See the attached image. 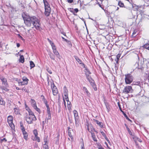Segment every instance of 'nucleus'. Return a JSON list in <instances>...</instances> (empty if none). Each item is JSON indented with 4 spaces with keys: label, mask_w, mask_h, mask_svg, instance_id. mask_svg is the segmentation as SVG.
I'll list each match as a JSON object with an SVG mask.
<instances>
[{
    "label": "nucleus",
    "mask_w": 149,
    "mask_h": 149,
    "mask_svg": "<svg viewBox=\"0 0 149 149\" xmlns=\"http://www.w3.org/2000/svg\"><path fill=\"white\" fill-rule=\"evenodd\" d=\"M25 24L28 26H30L32 24L38 30H40L41 29V24L40 20L35 16L30 17L26 16L23 17Z\"/></svg>",
    "instance_id": "nucleus-1"
},
{
    "label": "nucleus",
    "mask_w": 149,
    "mask_h": 149,
    "mask_svg": "<svg viewBox=\"0 0 149 149\" xmlns=\"http://www.w3.org/2000/svg\"><path fill=\"white\" fill-rule=\"evenodd\" d=\"M125 82L126 84H130L133 81V77L132 75L128 74H125Z\"/></svg>",
    "instance_id": "nucleus-2"
},
{
    "label": "nucleus",
    "mask_w": 149,
    "mask_h": 149,
    "mask_svg": "<svg viewBox=\"0 0 149 149\" xmlns=\"http://www.w3.org/2000/svg\"><path fill=\"white\" fill-rule=\"evenodd\" d=\"M28 124H32L33 121H36L37 119L35 116L27 115L25 118Z\"/></svg>",
    "instance_id": "nucleus-3"
},
{
    "label": "nucleus",
    "mask_w": 149,
    "mask_h": 149,
    "mask_svg": "<svg viewBox=\"0 0 149 149\" xmlns=\"http://www.w3.org/2000/svg\"><path fill=\"white\" fill-rule=\"evenodd\" d=\"M86 76L87 79L88 80L90 83L91 85L93 88L94 90L95 91L97 90V88L94 82V81L92 79L91 76H89L88 75H87L86 74Z\"/></svg>",
    "instance_id": "nucleus-4"
},
{
    "label": "nucleus",
    "mask_w": 149,
    "mask_h": 149,
    "mask_svg": "<svg viewBox=\"0 0 149 149\" xmlns=\"http://www.w3.org/2000/svg\"><path fill=\"white\" fill-rule=\"evenodd\" d=\"M7 120L8 122L10 127L12 129L14 130L15 128V127L13 123V117L11 116H8L7 118Z\"/></svg>",
    "instance_id": "nucleus-5"
},
{
    "label": "nucleus",
    "mask_w": 149,
    "mask_h": 149,
    "mask_svg": "<svg viewBox=\"0 0 149 149\" xmlns=\"http://www.w3.org/2000/svg\"><path fill=\"white\" fill-rule=\"evenodd\" d=\"M133 91V89L131 86H125L123 91V93L125 94H128L131 93Z\"/></svg>",
    "instance_id": "nucleus-6"
},
{
    "label": "nucleus",
    "mask_w": 149,
    "mask_h": 149,
    "mask_svg": "<svg viewBox=\"0 0 149 149\" xmlns=\"http://www.w3.org/2000/svg\"><path fill=\"white\" fill-rule=\"evenodd\" d=\"M31 105L34 109H35L38 113L40 112V109L38 108L36 105V101L33 99H31L30 101Z\"/></svg>",
    "instance_id": "nucleus-7"
},
{
    "label": "nucleus",
    "mask_w": 149,
    "mask_h": 149,
    "mask_svg": "<svg viewBox=\"0 0 149 149\" xmlns=\"http://www.w3.org/2000/svg\"><path fill=\"white\" fill-rule=\"evenodd\" d=\"M63 94L64 96V98L66 101L68 100V90L66 86H64L63 88Z\"/></svg>",
    "instance_id": "nucleus-8"
},
{
    "label": "nucleus",
    "mask_w": 149,
    "mask_h": 149,
    "mask_svg": "<svg viewBox=\"0 0 149 149\" xmlns=\"http://www.w3.org/2000/svg\"><path fill=\"white\" fill-rule=\"evenodd\" d=\"M74 116L75 118V124L76 125H77V124L78 123V119H79V116L78 115V113L77 111L75 110L73 111Z\"/></svg>",
    "instance_id": "nucleus-9"
},
{
    "label": "nucleus",
    "mask_w": 149,
    "mask_h": 149,
    "mask_svg": "<svg viewBox=\"0 0 149 149\" xmlns=\"http://www.w3.org/2000/svg\"><path fill=\"white\" fill-rule=\"evenodd\" d=\"M52 89L53 95H56L58 93V91L57 88L55 86L54 84V83L53 84V86L52 88Z\"/></svg>",
    "instance_id": "nucleus-10"
},
{
    "label": "nucleus",
    "mask_w": 149,
    "mask_h": 149,
    "mask_svg": "<svg viewBox=\"0 0 149 149\" xmlns=\"http://www.w3.org/2000/svg\"><path fill=\"white\" fill-rule=\"evenodd\" d=\"M143 62L141 61V62L139 64L138 63H136L135 65L136 68L139 69L143 70Z\"/></svg>",
    "instance_id": "nucleus-11"
},
{
    "label": "nucleus",
    "mask_w": 149,
    "mask_h": 149,
    "mask_svg": "<svg viewBox=\"0 0 149 149\" xmlns=\"http://www.w3.org/2000/svg\"><path fill=\"white\" fill-rule=\"evenodd\" d=\"M45 8V15L47 17L49 16L51 13V8L50 7Z\"/></svg>",
    "instance_id": "nucleus-12"
},
{
    "label": "nucleus",
    "mask_w": 149,
    "mask_h": 149,
    "mask_svg": "<svg viewBox=\"0 0 149 149\" xmlns=\"http://www.w3.org/2000/svg\"><path fill=\"white\" fill-rule=\"evenodd\" d=\"M0 79L2 82L3 84H4L6 87H8V84L6 79L3 77L1 78Z\"/></svg>",
    "instance_id": "nucleus-13"
},
{
    "label": "nucleus",
    "mask_w": 149,
    "mask_h": 149,
    "mask_svg": "<svg viewBox=\"0 0 149 149\" xmlns=\"http://www.w3.org/2000/svg\"><path fill=\"white\" fill-rule=\"evenodd\" d=\"M131 5L132 6V8L134 10L136 11H138L139 8H141V6H137L134 4H132Z\"/></svg>",
    "instance_id": "nucleus-14"
},
{
    "label": "nucleus",
    "mask_w": 149,
    "mask_h": 149,
    "mask_svg": "<svg viewBox=\"0 0 149 149\" xmlns=\"http://www.w3.org/2000/svg\"><path fill=\"white\" fill-rule=\"evenodd\" d=\"M47 40L50 43V44L51 45L53 50L56 49V47L55 45H54V43L52 42L49 38H48Z\"/></svg>",
    "instance_id": "nucleus-15"
},
{
    "label": "nucleus",
    "mask_w": 149,
    "mask_h": 149,
    "mask_svg": "<svg viewBox=\"0 0 149 149\" xmlns=\"http://www.w3.org/2000/svg\"><path fill=\"white\" fill-rule=\"evenodd\" d=\"M75 58L76 60L79 63V64L81 65V66L83 67L84 68L85 67V65L82 63V61L77 56H75Z\"/></svg>",
    "instance_id": "nucleus-16"
},
{
    "label": "nucleus",
    "mask_w": 149,
    "mask_h": 149,
    "mask_svg": "<svg viewBox=\"0 0 149 149\" xmlns=\"http://www.w3.org/2000/svg\"><path fill=\"white\" fill-rule=\"evenodd\" d=\"M46 106L47 108V114L48 115V117L47 118L48 119H50L51 118L50 108L49 105H47Z\"/></svg>",
    "instance_id": "nucleus-17"
},
{
    "label": "nucleus",
    "mask_w": 149,
    "mask_h": 149,
    "mask_svg": "<svg viewBox=\"0 0 149 149\" xmlns=\"http://www.w3.org/2000/svg\"><path fill=\"white\" fill-rule=\"evenodd\" d=\"M68 135L69 136V137L71 138L72 140V139H73V137L72 134L71 132H73V131L69 127L68 128Z\"/></svg>",
    "instance_id": "nucleus-18"
},
{
    "label": "nucleus",
    "mask_w": 149,
    "mask_h": 149,
    "mask_svg": "<svg viewBox=\"0 0 149 149\" xmlns=\"http://www.w3.org/2000/svg\"><path fill=\"white\" fill-rule=\"evenodd\" d=\"M43 3L45 6V8L50 7L49 4L46 0H43Z\"/></svg>",
    "instance_id": "nucleus-19"
},
{
    "label": "nucleus",
    "mask_w": 149,
    "mask_h": 149,
    "mask_svg": "<svg viewBox=\"0 0 149 149\" xmlns=\"http://www.w3.org/2000/svg\"><path fill=\"white\" fill-rule=\"evenodd\" d=\"M91 134L92 137L93 141H95L97 142V140L95 134L93 132H91Z\"/></svg>",
    "instance_id": "nucleus-20"
},
{
    "label": "nucleus",
    "mask_w": 149,
    "mask_h": 149,
    "mask_svg": "<svg viewBox=\"0 0 149 149\" xmlns=\"http://www.w3.org/2000/svg\"><path fill=\"white\" fill-rule=\"evenodd\" d=\"M14 113L16 115L19 114V108L18 107L14 108Z\"/></svg>",
    "instance_id": "nucleus-21"
},
{
    "label": "nucleus",
    "mask_w": 149,
    "mask_h": 149,
    "mask_svg": "<svg viewBox=\"0 0 149 149\" xmlns=\"http://www.w3.org/2000/svg\"><path fill=\"white\" fill-rule=\"evenodd\" d=\"M118 5L120 7L125 8L124 3L120 1H118Z\"/></svg>",
    "instance_id": "nucleus-22"
},
{
    "label": "nucleus",
    "mask_w": 149,
    "mask_h": 149,
    "mask_svg": "<svg viewBox=\"0 0 149 149\" xmlns=\"http://www.w3.org/2000/svg\"><path fill=\"white\" fill-rule=\"evenodd\" d=\"M83 91L84 92V93H86V94L88 95L89 96L90 95V93H89L87 89V88L85 87H83Z\"/></svg>",
    "instance_id": "nucleus-23"
},
{
    "label": "nucleus",
    "mask_w": 149,
    "mask_h": 149,
    "mask_svg": "<svg viewBox=\"0 0 149 149\" xmlns=\"http://www.w3.org/2000/svg\"><path fill=\"white\" fill-rule=\"evenodd\" d=\"M101 133L102 134V136L104 137L105 139L107 140V141L109 143L110 141L107 138L106 135L105 134V133H104V132L102 131L101 132Z\"/></svg>",
    "instance_id": "nucleus-24"
},
{
    "label": "nucleus",
    "mask_w": 149,
    "mask_h": 149,
    "mask_svg": "<svg viewBox=\"0 0 149 149\" xmlns=\"http://www.w3.org/2000/svg\"><path fill=\"white\" fill-rule=\"evenodd\" d=\"M24 58L23 55H20L19 59V61L22 63H23L24 62Z\"/></svg>",
    "instance_id": "nucleus-25"
},
{
    "label": "nucleus",
    "mask_w": 149,
    "mask_h": 149,
    "mask_svg": "<svg viewBox=\"0 0 149 149\" xmlns=\"http://www.w3.org/2000/svg\"><path fill=\"white\" fill-rule=\"evenodd\" d=\"M30 66L31 69L35 66V65L33 62L32 61H30Z\"/></svg>",
    "instance_id": "nucleus-26"
},
{
    "label": "nucleus",
    "mask_w": 149,
    "mask_h": 149,
    "mask_svg": "<svg viewBox=\"0 0 149 149\" xmlns=\"http://www.w3.org/2000/svg\"><path fill=\"white\" fill-rule=\"evenodd\" d=\"M5 104V102L3 101V99L0 97V104L1 105H4Z\"/></svg>",
    "instance_id": "nucleus-27"
},
{
    "label": "nucleus",
    "mask_w": 149,
    "mask_h": 149,
    "mask_svg": "<svg viewBox=\"0 0 149 149\" xmlns=\"http://www.w3.org/2000/svg\"><path fill=\"white\" fill-rule=\"evenodd\" d=\"M59 59H60L61 58V56H60V54L59 52L58 51L55 52V53L54 54Z\"/></svg>",
    "instance_id": "nucleus-28"
},
{
    "label": "nucleus",
    "mask_w": 149,
    "mask_h": 149,
    "mask_svg": "<svg viewBox=\"0 0 149 149\" xmlns=\"http://www.w3.org/2000/svg\"><path fill=\"white\" fill-rule=\"evenodd\" d=\"M120 56V54H118L116 56V59H115V60L116 62V63H118V61L119 59V58Z\"/></svg>",
    "instance_id": "nucleus-29"
},
{
    "label": "nucleus",
    "mask_w": 149,
    "mask_h": 149,
    "mask_svg": "<svg viewBox=\"0 0 149 149\" xmlns=\"http://www.w3.org/2000/svg\"><path fill=\"white\" fill-rule=\"evenodd\" d=\"M49 55L50 58L53 60H55V57L52 54V53H50L49 54Z\"/></svg>",
    "instance_id": "nucleus-30"
},
{
    "label": "nucleus",
    "mask_w": 149,
    "mask_h": 149,
    "mask_svg": "<svg viewBox=\"0 0 149 149\" xmlns=\"http://www.w3.org/2000/svg\"><path fill=\"white\" fill-rule=\"evenodd\" d=\"M143 47L149 50V44H146L145 45H144L143 46Z\"/></svg>",
    "instance_id": "nucleus-31"
},
{
    "label": "nucleus",
    "mask_w": 149,
    "mask_h": 149,
    "mask_svg": "<svg viewBox=\"0 0 149 149\" xmlns=\"http://www.w3.org/2000/svg\"><path fill=\"white\" fill-rule=\"evenodd\" d=\"M45 143L44 144L43 146V148L45 149H49L48 146V145L46 144V143L47 142V141H45Z\"/></svg>",
    "instance_id": "nucleus-32"
},
{
    "label": "nucleus",
    "mask_w": 149,
    "mask_h": 149,
    "mask_svg": "<svg viewBox=\"0 0 149 149\" xmlns=\"http://www.w3.org/2000/svg\"><path fill=\"white\" fill-rule=\"evenodd\" d=\"M28 111L29 113V116H35L34 114V113L30 109H29Z\"/></svg>",
    "instance_id": "nucleus-33"
},
{
    "label": "nucleus",
    "mask_w": 149,
    "mask_h": 149,
    "mask_svg": "<svg viewBox=\"0 0 149 149\" xmlns=\"http://www.w3.org/2000/svg\"><path fill=\"white\" fill-rule=\"evenodd\" d=\"M22 80L23 81H24V82H27L28 83V81L29 80L28 79L25 77H24L22 78Z\"/></svg>",
    "instance_id": "nucleus-34"
},
{
    "label": "nucleus",
    "mask_w": 149,
    "mask_h": 149,
    "mask_svg": "<svg viewBox=\"0 0 149 149\" xmlns=\"http://www.w3.org/2000/svg\"><path fill=\"white\" fill-rule=\"evenodd\" d=\"M18 83L19 84L21 85H27V83L26 82H24L23 81L22 82H19Z\"/></svg>",
    "instance_id": "nucleus-35"
},
{
    "label": "nucleus",
    "mask_w": 149,
    "mask_h": 149,
    "mask_svg": "<svg viewBox=\"0 0 149 149\" xmlns=\"http://www.w3.org/2000/svg\"><path fill=\"white\" fill-rule=\"evenodd\" d=\"M95 121L96 123L97 124H98L99 126H100L101 127L102 126V123L101 122H100L97 120H95Z\"/></svg>",
    "instance_id": "nucleus-36"
},
{
    "label": "nucleus",
    "mask_w": 149,
    "mask_h": 149,
    "mask_svg": "<svg viewBox=\"0 0 149 149\" xmlns=\"http://www.w3.org/2000/svg\"><path fill=\"white\" fill-rule=\"evenodd\" d=\"M33 133L35 136V137L38 136V133L37 130H34L33 131Z\"/></svg>",
    "instance_id": "nucleus-37"
},
{
    "label": "nucleus",
    "mask_w": 149,
    "mask_h": 149,
    "mask_svg": "<svg viewBox=\"0 0 149 149\" xmlns=\"http://www.w3.org/2000/svg\"><path fill=\"white\" fill-rule=\"evenodd\" d=\"M7 87H1L0 89H1L2 90H4L5 91H9V90L7 88Z\"/></svg>",
    "instance_id": "nucleus-38"
},
{
    "label": "nucleus",
    "mask_w": 149,
    "mask_h": 149,
    "mask_svg": "<svg viewBox=\"0 0 149 149\" xmlns=\"http://www.w3.org/2000/svg\"><path fill=\"white\" fill-rule=\"evenodd\" d=\"M24 138L26 140H27V139L28 136V133H26L25 134H24Z\"/></svg>",
    "instance_id": "nucleus-39"
},
{
    "label": "nucleus",
    "mask_w": 149,
    "mask_h": 149,
    "mask_svg": "<svg viewBox=\"0 0 149 149\" xmlns=\"http://www.w3.org/2000/svg\"><path fill=\"white\" fill-rule=\"evenodd\" d=\"M124 116L128 120L130 121H132L131 120H130L127 116L126 114L125 113H123Z\"/></svg>",
    "instance_id": "nucleus-40"
},
{
    "label": "nucleus",
    "mask_w": 149,
    "mask_h": 149,
    "mask_svg": "<svg viewBox=\"0 0 149 149\" xmlns=\"http://www.w3.org/2000/svg\"><path fill=\"white\" fill-rule=\"evenodd\" d=\"M20 127L22 131H23L25 130V129L24 128L22 124L20 125Z\"/></svg>",
    "instance_id": "nucleus-41"
},
{
    "label": "nucleus",
    "mask_w": 149,
    "mask_h": 149,
    "mask_svg": "<svg viewBox=\"0 0 149 149\" xmlns=\"http://www.w3.org/2000/svg\"><path fill=\"white\" fill-rule=\"evenodd\" d=\"M84 68H85V70L86 71V72H87V73L90 74H91V73L90 72L89 70L87 69V68L85 67Z\"/></svg>",
    "instance_id": "nucleus-42"
},
{
    "label": "nucleus",
    "mask_w": 149,
    "mask_h": 149,
    "mask_svg": "<svg viewBox=\"0 0 149 149\" xmlns=\"http://www.w3.org/2000/svg\"><path fill=\"white\" fill-rule=\"evenodd\" d=\"M35 138H36V140L38 142H39L40 141V139L37 136L36 137H35Z\"/></svg>",
    "instance_id": "nucleus-43"
},
{
    "label": "nucleus",
    "mask_w": 149,
    "mask_h": 149,
    "mask_svg": "<svg viewBox=\"0 0 149 149\" xmlns=\"http://www.w3.org/2000/svg\"><path fill=\"white\" fill-rule=\"evenodd\" d=\"M43 101L44 103L45 104L46 106L48 105L47 104V102L45 99H43Z\"/></svg>",
    "instance_id": "nucleus-44"
},
{
    "label": "nucleus",
    "mask_w": 149,
    "mask_h": 149,
    "mask_svg": "<svg viewBox=\"0 0 149 149\" xmlns=\"http://www.w3.org/2000/svg\"><path fill=\"white\" fill-rule=\"evenodd\" d=\"M71 105H68V108L69 111H70L71 110Z\"/></svg>",
    "instance_id": "nucleus-45"
},
{
    "label": "nucleus",
    "mask_w": 149,
    "mask_h": 149,
    "mask_svg": "<svg viewBox=\"0 0 149 149\" xmlns=\"http://www.w3.org/2000/svg\"><path fill=\"white\" fill-rule=\"evenodd\" d=\"M98 149H104V148L102 147L101 145H99L98 146Z\"/></svg>",
    "instance_id": "nucleus-46"
},
{
    "label": "nucleus",
    "mask_w": 149,
    "mask_h": 149,
    "mask_svg": "<svg viewBox=\"0 0 149 149\" xmlns=\"http://www.w3.org/2000/svg\"><path fill=\"white\" fill-rule=\"evenodd\" d=\"M67 1L68 3H71L73 2V0H68Z\"/></svg>",
    "instance_id": "nucleus-47"
},
{
    "label": "nucleus",
    "mask_w": 149,
    "mask_h": 149,
    "mask_svg": "<svg viewBox=\"0 0 149 149\" xmlns=\"http://www.w3.org/2000/svg\"><path fill=\"white\" fill-rule=\"evenodd\" d=\"M66 101L67 102V105H70V104L71 105V103L69 101V100H68V101Z\"/></svg>",
    "instance_id": "nucleus-48"
},
{
    "label": "nucleus",
    "mask_w": 149,
    "mask_h": 149,
    "mask_svg": "<svg viewBox=\"0 0 149 149\" xmlns=\"http://www.w3.org/2000/svg\"><path fill=\"white\" fill-rule=\"evenodd\" d=\"M62 38L66 42H69V41H68V40H67V39H65L63 37H62Z\"/></svg>",
    "instance_id": "nucleus-49"
},
{
    "label": "nucleus",
    "mask_w": 149,
    "mask_h": 149,
    "mask_svg": "<svg viewBox=\"0 0 149 149\" xmlns=\"http://www.w3.org/2000/svg\"><path fill=\"white\" fill-rule=\"evenodd\" d=\"M65 98H63V102H64V105L65 106V107L66 108V102H65Z\"/></svg>",
    "instance_id": "nucleus-50"
},
{
    "label": "nucleus",
    "mask_w": 149,
    "mask_h": 149,
    "mask_svg": "<svg viewBox=\"0 0 149 149\" xmlns=\"http://www.w3.org/2000/svg\"><path fill=\"white\" fill-rule=\"evenodd\" d=\"M136 33V32L135 31H134L132 33V36L133 37L135 36L136 35H135Z\"/></svg>",
    "instance_id": "nucleus-51"
},
{
    "label": "nucleus",
    "mask_w": 149,
    "mask_h": 149,
    "mask_svg": "<svg viewBox=\"0 0 149 149\" xmlns=\"http://www.w3.org/2000/svg\"><path fill=\"white\" fill-rule=\"evenodd\" d=\"M141 92H140L138 94L139 95L141 96H142L143 95V93L142 94Z\"/></svg>",
    "instance_id": "nucleus-52"
},
{
    "label": "nucleus",
    "mask_w": 149,
    "mask_h": 149,
    "mask_svg": "<svg viewBox=\"0 0 149 149\" xmlns=\"http://www.w3.org/2000/svg\"><path fill=\"white\" fill-rule=\"evenodd\" d=\"M87 130H88L91 133V132H92V130H91V131L90 130V129L89 128V127H88H88H87Z\"/></svg>",
    "instance_id": "nucleus-53"
},
{
    "label": "nucleus",
    "mask_w": 149,
    "mask_h": 149,
    "mask_svg": "<svg viewBox=\"0 0 149 149\" xmlns=\"http://www.w3.org/2000/svg\"><path fill=\"white\" fill-rule=\"evenodd\" d=\"M23 135L25 134L26 133H27V132L25 131V130L22 131Z\"/></svg>",
    "instance_id": "nucleus-54"
},
{
    "label": "nucleus",
    "mask_w": 149,
    "mask_h": 149,
    "mask_svg": "<svg viewBox=\"0 0 149 149\" xmlns=\"http://www.w3.org/2000/svg\"><path fill=\"white\" fill-rule=\"evenodd\" d=\"M81 149H85L84 145L83 143L82 144L81 146Z\"/></svg>",
    "instance_id": "nucleus-55"
},
{
    "label": "nucleus",
    "mask_w": 149,
    "mask_h": 149,
    "mask_svg": "<svg viewBox=\"0 0 149 149\" xmlns=\"http://www.w3.org/2000/svg\"><path fill=\"white\" fill-rule=\"evenodd\" d=\"M2 140V141H5V142H6V139L5 138H4L3 139H2L1 140Z\"/></svg>",
    "instance_id": "nucleus-56"
},
{
    "label": "nucleus",
    "mask_w": 149,
    "mask_h": 149,
    "mask_svg": "<svg viewBox=\"0 0 149 149\" xmlns=\"http://www.w3.org/2000/svg\"><path fill=\"white\" fill-rule=\"evenodd\" d=\"M41 97L42 98V99L43 100V99H45L44 96L43 95H41Z\"/></svg>",
    "instance_id": "nucleus-57"
},
{
    "label": "nucleus",
    "mask_w": 149,
    "mask_h": 149,
    "mask_svg": "<svg viewBox=\"0 0 149 149\" xmlns=\"http://www.w3.org/2000/svg\"><path fill=\"white\" fill-rule=\"evenodd\" d=\"M74 10L76 12V13H77L78 11V10L77 8L74 9Z\"/></svg>",
    "instance_id": "nucleus-58"
},
{
    "label": "nucleus",
    "mask_w": 149,
    "mask_h": 149,
    "mask_svg": "<svg viewBox=\"0 0 149 149\" xmlns=\"http://www.w3.org/2000/svg\"><path fill=\"white\" fill-rule=\"evenodd\" d=\"M137 139L138 141H139L140 142H142L141 140L140 139H139V138H137Z\"/></svg>",
    "instance_id": "nucleus-59"
},
{
    "label": "nucleus",
    "mask_w": 149,
    "mask_h": 149,
    "mask_svg": "<svg viewBox=\"0 0 149 149\" xmlns=\"http://www.w3.org/2000/svg\"><path fill=\"white\" fill-rule=\"evenodd\" d=\"M20 46V45L19 43H17V47H19Z\"/></svg>",
    "instance_id": "nucleus-60"
},
{
    "label": "nucleus",
    "mask_w": 149,
    "mask_h": 149,
    "mask_svg": "<svg viewBox=\"0 0 149 149\" xmlns=\"http://www.w3.org/2000/svg\"><path fill=\"white\" fill-rule=\"evenodd\" d=\"M3 44L1 42H0V47L1 48L2 47Z\"/></svg>",
    "instance_id": "nucleus-61"
},
{
    "label": "nucleus",
    "mask_w": 149,
    "mask_h": 149,
    "mask_svg": "<svg viewBox=\"0 0 149 149\" xmlns=\"http://www.w3.org/2000/svg\"><path fill=\"white\" fill-rule=\"evenodd\" d=\"M57 50L56 49H55V50H53V53L54 54L55 53V52H57Z\"/></svg>",
    "instance_id": "nucleus-62"
},
{
    "label": "nucleus",
    "mask_w": 149,
    "mask_h": 149,
    "mask_svg": "<svg viewBox=\"0 0 149 149\" xmlns=\"http://www.w3.org/2000/svg\"><path fill=\"white\" fill-rule=\"evenodd\" d=\"M48 71L49 74H51L52 73V72L51 70H49V71Z\"/></svg>",
    "instance_id": "nucleus-63"
},
{
    "label": "nucleus",
    "mask_w": 149,
    "mask_h": 149,
    "mask_svg": "<svg viewBox=\"0 0 149 149\" xmlns=\"http://www.w3.org/2000/svg\"><path fill=\"white\" fill-rule=\"evenodd\" d=\"M25 89H26V88H22V90L23 91H24L25 90Z\"/></svg>",
    "instance_id": "nucleus-64"
}]
</instances>
